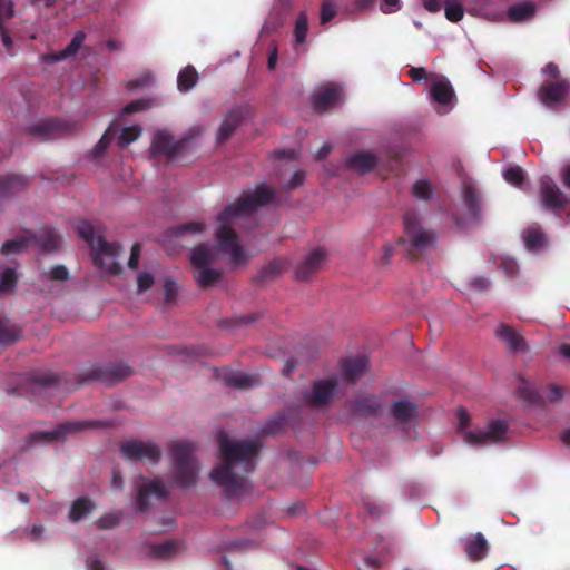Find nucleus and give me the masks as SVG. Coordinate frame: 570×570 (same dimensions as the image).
Segmentation results:
<instances>
[{
    "label": "nucleus",
    "mask_w": 570,
    "mask_h": 570,
    "mask_svg": "<svg viewBox=\"0 0 570 570\" xmlns=\"http://www.w3.org/2000/svg\"><path fill=\"white\" fill-rule=\"evenodd\" d=\"M342 98V90L338 86L324 85L315 89L313 104L320 110H326L336 106Z\"/></svg>",
    "instance_id": "4468645a"
},
{
    "label": "nucleus",
    "mask_w": 570,
    "mask_h": 570,
    "mask_svg": "<svg viewBox=\"0 0 570 570\" xmlns=\"http://www.w3.org/2000/svg\"><path fill=\"white\" fill-rule=\"evenodd\" d=\"M148 107H149V102L147 100H136V101H132V102L128 104L124 108V111L126 114H131V112L144 110V109H146Z\"/></svg>",
    "instance_id": "ea45409f"
},
{
    "label": "nucleus",
    "mask_w": 570,
    "mask_h": 570,
    "mask_svg": "<svg viewBox=\"0 0 570 570\" xmlns=\"http://www.w3.org/2000/svg\"><path fill=\"white\" fill-rule=\"evenodd\" d=\"M560 353L561 355L570 360V344H562L560 346Z\"/></svg>",
    "instance_id": "0e129e2a"
},
{
    "label": "nucleus",
    "mask_w": 570,
    "mask_h": 570,
    "mask_svg": "<svg viewBox=\"0 0 570 570\" xmlns=\"http://www.w3.org/2000/svg\"><path fill=\"white\" fill-rule=\"evenodd\" d=\"M140 253H141V248H140V245L138 244H135L132 247H131V253H130V257H129V261H128V266L130 268H137L138 265H139V257H140Z\"/></svg>",
    "instance_id": "a19ab883"
},
{
    "label": "nucleus",
    "mask_w": 570,
    "mask_h": 570,
    "mask_svg": "<svg viewBox=\"0 0 570 570\" xmlns=\"http://www.w3.org/2000/svg\"><path fill=\"white\" fill-rule=\"evenodd\" d=\"M465 551L471 560L478 561L483 559L488 552L487 540L481 533L466 542Z\"/></svg>",
    "instance_id": "6ab92c4d"
},
{
    "label": "nucleus",
    "mask_w": 570,
    "mask_h": 570,
    "mask_svg": "<svg viewBox=\"0 0 570 570\" xmlns=\"http://www.w3.org/2000/svg\"><path fill=\"white\" fill-rule=\"evenodd\" d=\"M176 292V284L171 279H167L165 283V296L167 301H170L174 297Z\"/></svg>",
    "instance_id": "8fccbe9b"
},
{
    "label": "nucleus",
    "mask_w": 570,
    "mask_h": 570,
    "mask_svg": "<svg viewBox=\"0 0 570 570\" xmlns=\"http://www.w3.org/2000/svg\"><path fill=\"white\" fill-rule=\"evenodd\" d=\"M381 9L385 13L395 12L400 9V0H383Z\"/></svg>",
    "instance_id": "79ce46f5"
},
{
    "label": "nucleus",
    "mask_w": 570,
    "mask_h": 570,
    "mask_svg": "<svg viewBox=\"0 0 570 570\" xmlns=\"http://www.w3.org/2000/svg\"><path fill=\"white\" fill-rule=\"evenodd\" d=\"M392 413L394 417L400 422H406L414 417L416 407L413 403L407 400L396 401L392 406Z\"/></svg>",
    "instance_id": "412c9836"
},
{
    "label": "nucleus",
    "mask_w": 570,
    "mask_h": 570,
    "mask_svg": "<svg viewBox=\"0 0 570 570\" xmlns=\"http://www.w3.org/2000/svg\"><path fill=\"white\" fill-rule=\"evenodd\" d=\"M20 333L19 331L14 330H8L6 325H0V342L2 343H9L13 342L19 337Z\"/></svg>",
    "instance_id": "4c0bfd02"
},
{
    "label": "nucleus",
    "mask_w": 570,
    "mask_h": 570,
    "mask_svg": "<svg viewBox=\"0 0 570 570\" xmlns=\"http://www.w3.org/2000/svg\"><path fill=\"white\" fill-rule=\"evenodd\" d=\"M50 277L58 281H63L68 277V271L63 266H56L50 271Z\"/></svg>",
    "instance_id": "a18cd8bd"
},
{
    "label": "nucleus",
    "mask_w": 570,
    "mask_h": 570,
    "mask_svg": "<svg viewBox=\"0 0 570 570\" xmlns=\"http://www.w3.org/2000/svg\"><path fill=\"white\" fill-rule=\"evenodd\" d=\"M92 424L91 422H81V423H68V424H65L61 426V433H67V432H72V431H78V430H81L83 428H86L87 425H90Z\"/></svg>",
    "instance_id": "49530a36"
},
{
    "label": "nucleus",
    "mask_w": 570,
    "mask_h": 570,
    "mask_svg": "<svg viewBox=\"0 0 570 570\" xmlns=\"http://www.w3.org/2000/svg\"><path fill=\"white\" fill-rule=\"evenodd\" d=\"M541 204L548 210L560 209L567 204L563 193L548 177L541 179Z\"/></svg>",
    "instance_id": "ddd939ff"
},
{
    "label": "nucleus",
    "mask_w": 570,
    "mask_h": 570,
    "mask_svg": "<svg viewBox=\"0 0 570 570\" xmlns=\"http://www.w3.org/2000/svg\"><path fill=\"white\" fill-rule=\"evenodd\" d=\"M304 181V173L303 171H295L287 184L288 188H296L301 186Z\"/></svg>",
    "instance_id": "09e8293b"
},
{
    "label": "nucleus",
    "mask_w": 570,
    "mask_h": 570,
    "mask_svg": "<svg viewBox=\"0 0 570 570\" xmlns=\"http://www.w3.org/2000/svg\"><path fill=\"white\" fill-rule=\"evenodd\" d=\"M237 124L238 122L235 117L225 118L219 126L217 140L220 142L225 141L233 134V131L237 127Z\"/></svg>",
    "instance_id": "2f4dec72"
},
{
    "label": "nucleus",
    "mask_w": 570,
    "mask_h": 570,
    "mask_svg": "<svg viewBox=\"0 0 570 570\" xmlns=\"http://www.w3.org/2000/svg\"><path fill=\"white\" fill-rule=\"evenodd\" d=\"M276 63H277V50H276V48H273L268 56V61H267L268 68L271 70L275 69Z\"/></svg>",
    "instance_id": "864d4df0"
},
{
    "label": "nucleus",
    "mask_w": 570,
    "mask_h": 570,
    "mask_svg": "<svg viewBox=\"0 0 570 570\" xmlns=\"http://www.w3.org/2000/svg\"><path fill=\"white\" fill-rule=\"evenodd\" d=\"M570 92V86L566 81L543 83L538 92L540 101L548 108L558 106Z\"/></svg>",
    "instance_id": "f8f14e48"
},
{
    "label": "nucleus",
    "mask_w": 570,
    "mask_h": 570,
    "mask_svg": "<svg viewBox=\"0 0 570 570\" xmlns=\"http://www.w3.org/2000/svg\"><path fill=\"white\" fill-rule=\"evenodd\" d=\"M459 430L463 440L474 446H483L500 442L507 434V423L501 420L489 423L485 431L474 429L470 422V415L464 409L456 411Z\"/></svg>",
    "instance_id": "7ed1b4c3"
},
{
    "label": "nucleus",
    "mask_w": 570,
    "mask_h": 570,
    "mask_svg": "<svg viewBox=\"0 0 570 570\" xmlns=\"http://www.w3.org/2000/svg\"><path fill=\"white\" fill-rule=\"evenodd\" d=\"M136 488V507L144 511L148 505L150 497L164 498L167 493L165 485L158 480H147L140 476L135 485Z\"/></svg>",
    "instance_id": "1a4fd4ad"
},
{
    "label": "nucleus",
    "mask_w": 570,
    "mask_h": 570,
    "mask_svg": "<svg viewBox=\"0 0 570 570\" xmlns=\"http://www.w3.org/2000/svg\"><path fill=\"white\" fill-rule=\"evenodd\" d=\"M226 380L230 385L238 389H246L255 383L254 376L243 372L232 373Z\"/></svg>",
    "instance_id": "c756f323"
},
{
    "label": "nucleus",
    "mask_w": 570,
    "mask_h": 570,
    "mask_svg": "<svg viewBox=\"0 0 570 570\" xmlns=\"http://www.w3.org/2000/svg\"><path fill=\"white\" fill-rule=\"evenodd\" d=\"M502 268L508 276H513L518 272V264L512 258H507L502 262Z\"/></svg>",
    "instance_id": "37998d69"
},
{
    "label": "nucleus",
    "mask_w": 570,
    "mask_h": 570,
    "mask_svg": "<svg viewBox=\"0 0 570 570\" xmlns=\"http://www.w3.org/2000/svg\"><path fill=\"white\" fill-rule=\"evenodd\" d=\"M27 245L24 239H12L3 244L1 252L4 254L21 252Z\"/></svg>",
    "instance_id": "c9c22d12"
},
{
    "label": "nucleus",
    "mask_w": 570,
    "mask_h": 570,
    "mask_svg": "<svg viewBox=\"0 0 570 570\" xmlns=\"http://www.w3.org/2000/svg\"><path fill=\"white\" fill-rule=\"evenodd\" d=\"M495 337L511 351H523L525 343L523 337L513 328L500 324L495 328Z\"/></svg>",
    "instance_id": "dca6fc26"
},
{
    "label": "nucleus",
    "mask_w": 570,
    "mask_h": 570,
    "mask_svg": "<svg viewBox=\"0 0 570 570\" xmlns=\"http://www.w3.org/2000/svg\"><path fill=\"white\" fill-rule=\"evenodd\" d=\"M337 392L334 380L318 381L314 384L313 391L306 396L313 405H323L327 403Z\"/></svg>",
    "instance_id": "2eb2a0df"
},
{
    "label": "nucleus",
    "mask_w": 570,
    "mask_h": 570,
    "mask_svg": "<svg viewBox=\"0 0 570 570\" xmlns=\"http://www.w3.org/2000/svg\"><path fill=\"white\" fill-rule=\"evenodd\" d=\"M336 16V10L334 6H332L330 2H325L322 7L321 11V22L326 23L331 21Z\"/></svg>",
    "instance_id": "58836bf2"
},
{
    "label": "nucleus",
    "mask_w": 570,
    "mask_h": 570,
    "mask_svg": "<svg viewBox=\"0 0 570 570\" xmlns=\"http://www.w3.org/2000/svg\"><path fill=\"white\" fill-rule=\"evenodd\" d=\"M348 164L351 168L360 173H366L375 166L376 158L370 153H358L350 158Z\"/></svg>",
    "instance_id": "aec40b11"
},
{
    "label": "nucleus",
    "mask_w": 570,
    "mask_h": 570,
    "mask_svg": "<svg viewBox=\"0 0 570 570\" xmlns=\"http://www.w3.org/2000/svg\"><path fill=\"white\" fill-rule=\"evenodd\" d=\"M423 4L430 12H438L441 9L440 0H423Z\"/></svg>",
    "instance_id": "603ef678"
},
{
    "label": "nucleus",
    "mask_w": 570,
    "mask_h": 570,
    "mask_svg": "<svg viewBox=\"0 0 570 570\" xmlns=\"http://www.w3.org/2000/svg\"><path fill=\"white\" fill-rule=\"evenodd\" d=\"M561 440L564 444L570 445V429L562 433Z\"/></svg>",
    "instance_id": "774afa93"
},
{
    "label": "nucleus",
    "mask_w": 570,
    "mask_h": 570,
    "mask_svg": "<svg viewBox=\"0 0 570 570\" xmlns=\"http://www.w3.org/2000/svg\"><path fill=\"white\" fill-rule=\"evenodd\" d=\"M404 226L406 235L413 246L424 249L433 245L434 235L423 229L414 214H406L404 217Z\"/></svg>",
    "instance_id": "9d476101"
},
{
    "label": "nucleus",
    "mask_w": 570,
    "mask_h": 570,
    "mask_svg": "<svg viewBox=\"0 0 570 570\" xmlns=\"http://www.w3.org/2000/svg\"><path fill=\"white\" fill-rule=\"evenodd\" d=\"M17 283L16 272L11 268H6L0 273V295L10 293Z\"/></svg>",
    "instance_id": "bb28decb"
},
{
    "label": "nucleus",
    "mask_w": 570,
    "mask_h": 570,
    "mask_svg": "<svg viewBox=\"0 0 570 570\" xmlns=\"http://www.w3.org/2000/svg\"><path fill=\"white\" fill-rule=\"evenodd\" d=\"M89 570H105L102 563L99 560H94L88 563Z\"/></svg>",
    "instance_id": "e2e57ef3"
},
{
    "label": "nucleus",
    "mask_w": 570,
    "mask_h": 570,
    "mask_svg": "<svg viewBox=\"0 0 570 570\" xmlns=\"http://www.w3.org/2000/svg\"><path fill=\"white\" fill-rule=\"evenodd\" d=\"M367 371V360L365 357H354L346 361L344 372L351 380H356Z\"/></svg>",
    "instance_id": "4be33fe9"
},
{
    "label": "nucleus",
    "mask_w": 570,
    "mask_h": 570,
    "mask_svg": "<svg viewBox=\"0 0 570 570\" xmlns=\"http://www.w3.org/2000/svg\"><path fill=\"white\" fill-rule=\"evenodd\" d=\"M58 246V239L56 236L50 235V245H45L47 250L55 249Z\"/></svg>",
    "instance_id": "69168bd1"
},
{
    "label": "nucleus",
    "mask_w": 570,
    "mask_h": 570,
    "mask_svg": "<svg viewBox=\"0 0 570 570\" xmlns=\"http://www.w3.org/2000/svg\"><path fill=\"white\" fill-rule=\"evenodd\" d=\"M222 462L210 472L213 482L223 485L228 495H236L245 487L243 473L250 470V461L258 450L256 441H236L227 433L218 434Z\"/></svg>",
    "instance_id": "f03ea898"
},
{
    "label": "nucleus",
    "mask_w": 570,
    "mask_h": 570,
    "mask_svg": "<svg viewBox=\"0 0 570 570\" xmlns=\"http://www.w3.org/2000/svg\"><path fill=\"white\" fill-rule=\"evenodd\" d=\"M445 17L452 22H458L462 19L464 10L463 4L459 0H449L444 6Z\"/></svg>",
    "instance_id": "cd10ccee"
},
{
    "label": "nucleus",
    "mask_w": 570,
    "mask_h": 570,
    "mask_svg": "<svg viewBox=\"0 0 570 570\" xmlns=\"http://www.w3.org/2000/svg\"><path fill=\"white\" fill-rule=\"evenodd\" d=\"M543 73L546 75H550L551 77L556 78L557 75H558V68L556 65L553 63H548L544 68H543Z\"/></svg>",
    "instance_id": "4d7b16f0"
},
{
    "label": "nucleus",
    "mask_w": 570,
    "mask_h": 570,
    "mask_svg": "<svg viewBox=\"0 0 570 570\" xmlns=\"http://www.w3.org/2000/svg\"><path fill=\"white\" fill-rule=\"evenodd\" d=\"M327 261V253L323 248H313L295 269V277L301 281L307 279L314 272L321 269Z\"/></svg>",
    "instance_id": "9b49d317"
},
{
    "label": "nucleus",
    "mask_w": 570,
    "mask_h": 570,
    "mask_svg": "<svg viewBox=\"0 0 570 570\" xmlns=\"http://www.w3.org/2000/svg\"><path fill=\"white\" fill-rule=\"evenodd\" d=\"M193 445L185 441L171 445V455L176 463V482L183 488L194 484L198 476V466L193 459Z\"/></svg>",
    "instance_id": "20e7f679"
},
{
    "label": "nucleus",
    "mask_w": 570,
    "mask_h": 570,
    "mask_svg": "<svg viewBox=\"0 0 570 570\" xmlns=\"http://www.w3.org/2000/svg\"><path fill=\"white\" fill-rule=\"evenodd\" d=\"M562 181L570 189V165L566 166L562 170Z\"/></svg>",
    "instance_id": "13d9d810"
},
{
    "label": "nucleus",
    "mask_w": 570,
    "mask_h": 570,
    "mask_svg": "<svg viewBox=\"0 0 570 570\" xmlns=\"http://www.w3.org/2000/svg\"><path fill=\"white\" fill-rule=\"evenodd\" d=\"M94 262L104 273L116 275L120 271L117 262L119 247L116 244H109L104 238L97 239V245L92 249Z\"/></svg>",
    "instance_id": "0eeeda50"
},
{
    "label": "nucleus",
    "mask_w": 570,
    "mask_h": 570,
    "mask_svg": "<svg viewBox=\"0 0 570 570\" xmlns=\"http://www.w3.org/2000/svg\"><path fill=\"white\" fill-rule=\"evenodd\" d=\"M331 151V146L327 145V144H324L320 150L317 151L316 154V158L317 159H322L324 157H326L328 155V153Z\"/></svg>",
    "instance_id": "bf43d9fd"
},
{
    "label": "nucleus",
    "mask_w": 570,
    "mask_h": 570,
    "mask_svg": "<svg viewBox=\"0 0 570 570\" xmlns=\"http://www.w3.org/2000/svg\"><path fill=\"white\" fill-rule=\"evenodd\" d=\"M411 77L413 78L414 81L429 79L424 68H413L411 70Z\"/></svg>",
    "instance_id": "3c124183"
},
{
    "label": "nucleus",
    "mask_w": 570,
    "mask_h": 570,
    "mask_svg": "<svg viewBox=\"0 0 570 570\" xmlns=\"http://www.w3.org/2000/svg\"><path fill=\"white\" fill-rule=\"evenodd\" d=\"M173 543H165L163 546H159L157 548V553L158 554H161V556H165V554H168L170 552V550L173 549Z\"/></svg>",
    "instance_id": "052dcab7"
},
{
    "label": "nucleus",
    "mask_w": 570,
    "mask_h": 570,
    "mask_svg": "<svg viewBox=\"0 0 570 570\" xmlns=\"http://www.w3.org/2000/svg\"><path fill=\"white\" fill-rule=\"evenodd\" d=\"M94 504L86 499H78L71 507L70 519L78 521L83 518L87 513L91 512Z\"/></svg>",
    "instance_id": "a878e982"
},
{
    "label": "nucleus",
    "mask_w": 570,
    "mask_h": 570,
    "mask_svg": "<svg viewBox=\"0 0 570 570\" xmlns=\"http://www.w3.org/2000/svg\"><path fill=\"white\" fill-rule=\"evenodd\" d=\"M473 286H474L475 288H479V289L484 288V287L487 286V281H485V279H483V278H481V279H475V281L473 282Z\"/></svg>",
    "instance_id": "338daca9"
},
{
    "label": "nucleus",
    "mask_w": 570,
    "mask_h": 570,
    "mask_svg": "<svg viewBox=\"0 0 570 570\" xmlns=\"http://www.w3.org/2000/svg\"><path fill=\"white\" fill-rule=\"evenodd\" d=\"M274 198L273 189L261 186L253 193L246 194L237 202L226 206L218 214L215 227V246H196L189 255L195 279L200 287L207 288L219 282L220 271L210 267L219 258L225 259L233 267L240 266L248 261L249 254L240 245L236 228L242 227L243 222L252 212L259 206L272 203Z\"/></svg>",
    "instance_id": "f257e3e1"
},
{
    "label": "nucleus",
    "mask_w": 570,
    "mask_h": 570,
    "mask_svg": "<svg viewBox=\"0 0 570 570\" xmlns=\"http://www.w3.org/2000/svg\"><path fill=\"white\" fill-rule=\"evenodd\" d=\"M121 454L128 460L155 463L159 460V449L149 442L127 441L121 445Z\"/></svg>",
    "instance_id": "6e6552de"
},
{
    "label": "nucleus",
    "mask_w": 570,
    "mask_h": 570,
    "mask_svg": "<svg viewBox=\"0 0 570 570\" xmlns=\"http://www.w3.org/2000/svg\"><path fill=\"white\" fill-rule=\"evenodd\" d=\"M155 282V277L149 272H140L137 275V292L144 293L148 291Z\"/></svg>",
    "instance_id": "f704fd0d"
},
{
    "label": "nucleus",
    "mask_w": 570,
    "mask_h": 570,
    "mask_svg": "<svg viewBox=\"0 0 570 570\" xmlns=\"http://www.w3.org/2000/svg\"><path fill=\"white\" fill-rule=\"evenodd\" d=\"M429 94L436 104V111L449 112L454 105V91L450 81L444 76L433 75L429 78Z\"/></svg>",
    "instance_id": "423d86ee"
},
{
    "label": "nucleus",
    "mask_w": 570,
    "mask_h": 570,
    "mask_svg": "<svg viewBox=\"0 0 570 570\" xmlns=\"http://www.w3.org/2000/svg\"><path fill=\"white\" fill-rule=\"evenodd\" d=\"M200 134L199 128H191L179 141H175L173 137L165 130H159L154 135L151 142V151L155 155L164 154L168 157L178 156L186 147L188 141Z\"/></svg>",
    "instance_id": "39448f33"
},
{
    "label": "nucleus",
    "mask_w": 570,
    "mask_h": 570,
    "mask_svg": "<svg viewBox=\"0 0 570 570\" xmlns=\"http://www.w3.org/2000/svg\"><path fill=\"white\" fill-rule=\"evenodd\" d=\"M196 82L197 72L193 67L188 66L179 72L177 85L180 91L190 90L196 85Z\"/></svg>",
    "instance_id": "393cba45"
},
{
    "label": "nucleus",
    "mask_w": 570,
    "mask_h": 570,
    "mask_svg": "<svg viewBox=\"0 0 570 570\" xmlns=\"http://www.w3.org/2000/svg\"><path fill=\"white\" fill-rule=\"evenodd\" d=\"M0 37H1V41L4 46V48L8 51H11L13 48V41H12L8 30L4 29L3 24H0Z\"/></svg>",
    "instance_id": "c03bdc74"
},
{
    "label": "nucleus",
    "mask_w": 570,
    "mask_h": 570,
    "mask_svg": "<svg viewBox=\"0 0 570 570\" xmlns=\"http://www.w3.org/2000/svg\"><path fill=\"white\" fill-rule=\"evenodd\" d=\"M431 193L432 187L428 180H417L413 186V194L419 199H428Z\"/></svg>",
    "instance_id": "72a5a7b5"
},
{
    "label": "nucleus",
    "mask_w": 570,
    "mask_h": 570,
    "mask_svg": "<svg viewBox=\"0 0 570 570\" xmlns=\"http://www.w3.org/2000/svg\"><path fill=\"white\" fill-rule=\"evenodd\" d=\"M77 234L80 238L88 242L92 249L97 245V239L102 238L100 233L88 222H80L77 225Z\"/></svg>",
    "instance_id": "b1692460"
},
{
    "label": "nucleus",
    "mask_w": 570,
    "mask_h": 570,
    "mask_svg": "<svg viewBox=\"0 0 570 570\" xmlns=\"http://www.w3.org/2000/svg\"><path fill=\"white\" fill-rule=\"evenodd\" d=\"M503 178L507 183L521 188L524 181V173L519 166H512L504 169Z\"/></svg>",
    "instance_id": "c85d7f7f"
},
{
    "label": "nucleus",
    "mask_w": 570,
    "mask_h": 570,
    "mask_svg": "<svg viewBox=\"0 0 570 570\" xmlns=\"http://www.w3.org/2000/svg\"><path fill=\"white\" fill-rule=\"evenodd\" d=\"M109 136H108V132H106L101 139L98 141V144L96 145L95 147V155L96 156H99L100 154H102L105 151V149L108 147L109 145Z\"/></svg>",
    "instance_id": "de8ad7c7"
},
{
    "label": "nucleus",
    "mask_w": 570,
    "mask_h": 570,
    "mask_svg": "<svg viewBox=\"0 0 570 570\" xmlns=\"http://www.w3.org/2000/svg\"><path fill=\"white\" fill-rule=\"evenodd\" d=\"M308 31V21L305 13H301L295 23V39L296 42L303 43L306 39Z\"/></svg>",
    "instance_id": "473e14b6"
},
{
    "label": "nucleus",
    "mask_w": 570,
    "mask_h": 570,
    "mask_svg": "<svg viewBox=\"0 0 570 570\" xmlns=\"http://www.w3.org/2000/svg\"><path fill=\"white\" fill-rule=\"evenodd\" d=\"M204 230V226L200 223H191L184 227V232L200 233Z\"/></svg>",
    "instance_id": "6e6d98bb"
},
{
    "label": "nucleus",
    "mask_w": 570,
    "mask_h": 570,
    "mask_svg": "<svg viewBox=\"0 0 570 570\" xmlns=\"http://www.w3.org/2000/svg\"><path fill=\"white\" fill-rule=\"evenodd\" d=\"M534 16V7L531 3H520L509 10V19L513 22H523Z\"/></svg>",
    "instance_id": "5701e85b"
},
{
    "label": "nucleus",
    "mask_w": 570,
    "mask_h": 570,
    "mask_svg": "<svg viewBox=\"0 0 570 570\" xmlns=\"http://www.w3.org/2000/svg\"><path fill=\"white\" fill-rule=\"evenodd\" d=\"M13 16V4L11 0H0V24Z\"/></svg>",
    "instance_id": "e433bc0d"
},
{
    "label": "nucleus",
    "mask_w": 570,
    "mask_h": 570,
    "mask_svg": "<svg viewBox=\"0 0 570 570\" xmlns=\"http://www.w3.org/2000/svg\"><path fill=\"white\" fill-rule=\"evenodd\" d=\"M141 134V128L138 126L124 127L119 135V145L127 147L135 141Z\"/></svg>",
    "instance_id": "7c9ffc66"
},
{
    "label": "nucleus",
    "mask_w": 570,
    "mask_h": 570,
    "mask_svg": "<svg viewBox=\"0 0 570 570\" xmlns=\"http://www.w3.org/2000/svg\"><path fill=\"white\" fill-rule=\"evenodd\" d=\"M83 41H85V33L83 32H78V33L75 35V37L72 38L71 42L69 43V46L65 50H62V51H60L58 53L46 55L43 57V60L46 62H56V61H60V60L70 58L73 55L77 53V51L82 46Z\"/></svg>",
    "instance_id": "a211bd4d"
},
{
    "label": "nucleus",
    "mask_w": 570,
    "mask_h": 570,
    "mask_svg": "<svg viewBox=\"0 0 570 570\" xmlns=\"http://www.w3.org/2000/svg\"><path fill=\"white\" fill-rule=\"evenodd\" d=\"M562 396V389L559 386H551L549 390V399L556 401Z\"/></svg>",
    "instance_id": "5fc2aeb1"
},
{
    "label": "nucleus",
    "mask_w": 570,
    "mask_h": 570,
    "mask_svg": "<svg viewBox=\"0 0 570 570\" xmlns=\"http://www.w3.org/2000/svg\"><path fill=\"white\" fill-rule=\"evenodd\" d=\"M524 246L528 250L537 252L543 248L547 244V239L540 227L530 226L522 233Z\"/></svg>",
    "instance_id": "f3484780"
},
{
    "label": "nucleus",
    "mask_w": 570,
    "mask_h": 570,
    "mask_svg": "<svg viewBox=\"0 0 570 570\" xmlns=\"http://www.w3.org/2000/svg\"><path fill=\"white\" fill-rule=\"evenodd\" d=\"M111 484H112L114 488H121L122 487L121 475L118 474L117 472H114V474H112Z\"/></svg>",
    "instance_id": "680f3d73"
}]
</instances>
